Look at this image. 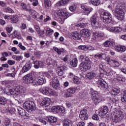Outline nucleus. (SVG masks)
Returning a JSON list of instances; mask_svg holds the SVG:
<instances>
[{
	"instance_id": "obj_1",
	"label": "nucleus",
	"mask_w": 126,
	"mask_h": 126,
	"mask_svg": "<svg viewBox=\"0 0 126 126\" xmlns=\"http://www.w3.org/2000/svg\"><path fill=\"white\" fill-rule=\"evenodd\" d=\"M126 11V2H122L117 5L115 8V13L119 20H123Z\"/></svg>"
},
{
	"instance_id": "obj_2",
	"label": "nucleus",
	"mask_w": 126,
	"mask_h": 126,
	"mask_svg": "<svg viewBox=\"0 0 126 126\" xmlns=\"http://www.w3.org/2000/svg\"><path fill=\"white\" fill-rule=\"evenodd\" d=\"M23 106L27 111H35L36 110V104L33 101H26L23 103Z\"/></svg>"
},
{
	"instance_id": "obj_3",
	"label": "nucleus",
	"mask_w": 126,
	"mask_h": 126,
	"mask_svg": "<svg viewBox=\"0 0 126 126\" xmlns=\"http://www.w3.org/2000/svg\"><path fill=\"white\" fill-rule=\"evenodd\" d=\"M124 118L125 113L120 110H115L114 111V118L112 119V121L114 123H118V122L122 121Z\"/></svg>"
},
{
	"instance_id": "obj_4",
	"label": "nucleus",
	"mask_w": 126,
	"mask_h": 126,
	"mask_svg": "<svg viewBox=\"0 0 126 126\" xmlns=\"http://www.w3.org/2000/svg\"><path fill=\"white\" fill-rule=\"evenodd\" d=\"M91 61L89 58H86V61H84V62L81 63L80 64V68L84 70V71H87L91 68Z\"/></svg>"
},
{
	"instance_id": "obj_5",
	"label": "nucleus",
	"mask_w": 126,
	"mask_h": 126,
	"mask_svg": "<svg viewBox=\"0 0 126 126\" xmlns=\"http://www.w3.org/2000/svg\"><path fill=\"white\" fill-rule=\"evenodd\" d=\"M110 17H111V14L107 11H105L102 13V16H101V19L104 23H107L110 26V23H111V19Z\"/></svg>"
},
{
	"instance_id": "obj_6",
	"label": "nucleus",
	"mask_w": 126,
	"mask_h": 126,
	"mask_svg": "<svg viewBox=\"0 0 126 126\" xmlns=\"http://www.w3.org/2000/svg\"><path fill=\"white\" fill-rule=\"evenodd\" d=\"M39 91L41 93H42V94L47 95L48 96H52V95L55 94L54 90L47 87H44L43 88H41L39 89Z\"/></svg>"
},
{
	"instance_id": "obj_7",
	"label": "nucleus",
	"mask_w": 126,
	"mask_h": 126,
	"mask_svg": "<svg viewBox=\"0 0 126 126\" xmlns=\"http://www.w3.org/2000/svg\"><path fill=\"white\" fill-rule=\"evenodd\" d=\"M111 46L112 49H115L117 52H119L121 53L122 52H126V47L122 46V45H116V43H115V41H111Z\"/></svg>"
},
{
	"instance_id": "obj_8",
	"label": "nucleus",
	"mask_w": 126,
	"mask_h": 126,
	"mask_svg": "<svg viewBox=\"0 0 126 126\" xmlns=\"http://www.w3.org/2000/svg\"><path fill=\"white\" fill-rule=\"evenodd\" d=\"M81 8L83 9L84 13L85 15H89L91 12L93 10V8L92 7H90L88 6L87 3L82 4L81 5Z\"/></svg>"
},
{
	"instance_id": "obj_9",
	"label": "nucleus",
	"mask_w": 126,
	"mask_h": 126,
	"mask_svg": "<svg viewBox=\"0 0 126 126\" xmlns=\"http://www.w3.org/2000/svg\"><path fill=\"white\" fill-rule=\"evenodd\" d=\"M79 117L82 121H87L88 120V114H87L86 108H84L80 111Z\"/></svg>"
},
{
	"instance_id": "obj_10",
	"label": "nucleus",
	"mask_w": 126,
	"mask_h": 126,
	"mask_svg": "<svg viewBox=\"0 0 126 126\" xmlns=\"http://www.w3.org/2000/svg\"><path fill=\"white\" fill-rule=\"evenodd\" d=\"M5 92L6 93V94H11V95H13L14 96H16V95H18V94H19L18 91H17V88L16 89H9L8 88H6L5 89Z\"/></svg>"
},
{
	"instance_id": "obj_11",
	"label": "nucleus",
	"mask_w": 126,
	"mask_h": 126,
	"mask_svg": "<svg viewBox=\"0 0 126 126\" xmlns=\"http://www.w3.org/2000/svg\"><path fill=\"white\" fill-rule=\"evenodd\" d=\"M50 104H51V99L48 97H45L43 99L40 104V105L41 107L46 108V107H49V106H50Z\"/></svg>"
},
{
	"instance_id": "obj_12",
	"label": "nucleus",
	"mask_w": 126,
	"mask_h": 126,
	"mask_svg": "<svg viewBox=\"0 0 126 126\" xmlns=\"http://www.w3.org/2000/svg\"><path fill=\"white\" fill-rule=\"evenodd\" d=\"M23 79L25 83H27L28 80H32V81L35 80V75L32 73L28 74L23 77Z\"/></svg>"
},
{
	"instance_id": "obj_13",
	"label": "nucleus",
	"mask_w": 126,
	"mask_h": 126,
	"mask_svg": "<svg viewBox=\"0 0 126 126\" xmlns=\"http://www.w3.org/2000/svg\"><path fill=\"white\" fill-rule=\"evenodd\" d=\"M98 84L100 86L103 90H106L107 91V89H108V84L105 81L104 79H99Z\"/></svg>"
},
{
	"instance_id": "obj_14",
	"label": "nucleus",
	"mask_w": 126,
	"mask_h": 126,
	"mask_svg": "<svg viewBox=\"0 0 126 126\" xmlns=\"http://www.w3.org/2000/svg\"><path fill=\"white\" fill-rule=\"evenodd\" d=\"M107 113H108V107L104 106L98 112V115L100 118H104L106 115H107Z\"/></svg>"
},
{
	"instance_id": "obj_15",
	"label": "nucleus",
	"mask_w": 126,
	"mask_h": 126,
	"mask_svg": "<svg viewBox=\"0 0 126 126\" xmlns=\"http://www.w3.org/2000/svg\"><path fill=\"white\" fill-rule=\"evenodd\" d=\"M77 90V88L76 87H72L69 88L67 90V93L65 94L66 97H70L72 94H74L75 92Z\"/></svg>"
},
{
	"instance_id": "obj_16",
	"label": "nucleus",
	"mask_w": 126,
	"mask_h": 126,
	"mask_svg": "<svg viewBox=\"0 0 126 126\" xmlns=\"http://www.w3.org/2000/svg\"><path fill=\"white\" fill-rule=\"evenodd\" d=\"M90 21L92 26H94V27H98L99 26V23L97 22L96 15H93V16L91 17Z\"/></svg>"
},
{
	"instance_id": "obj_17",
	"label": "nucleus",
	"mask_w": 126,
	"mask_h": 126,
	"mask_svg": "<svg viewBox=\"0 0 126 126\" xmlns=\"http://www.w3.org/2000/svg\"><path fill=\"white\" fill-rule=\"evenodd\" d=\"M17 89L19 94H20V95H24V96H25V95H26L27 94L26 88L24 87L18 86L17 87Z\"/></svg>"
},
{
	"instance_id": "obj_18",
	"label": "nucleus",
	"mask_w": 126,
	"mask_h": 126,
	"mask_svg": "<svg viewBox=\"0 0 126 126\" xmlns=\"http://www.w3.org/2000/svg\"><path fill=\"white\" fill-rule=\"evenodd\" d=\"M81 34L82 37H84L85 38H88L91 35V33L89 31L88 29H83L81 31Z\"/></svg>"
},
{
	"instance_id": "obj_19",
	"label": "nucleus",
	"mask_w": 126,
	"mask_h": 126,
	"mask_svg": "<svg viewBox=\"0 0 126 126\" xmlns=\"http://www.w3.org/2000/svg\"><path fill=\"white\" fill-rule=\"evenodd\" d=\"M58 12L59 13V15L64 17V19H66V18L69 17V16L71 15V14H70L68 12H66L63 10H60Z\"/></svg>"
},
{
	"instance_id": "obj_20",
	"label": "nucleus",
	"mask_w": 126,
	"mask_h": 126,
	"mask_svg": "<svg viewBox=\"0 0 126 126\" xmlns=\"http://www.w3.org/2000/svg\"><path fill=\"white\" fill-rule=\"evenodd\" d=\"M31 67H32V63H27L24 65V66L22 68V72H23V73L27 72V71L31 69Z\"/></svg>"
},
{
	"instance_id": "obj_21",
	"label": "nucleus",
	"mask_w": 126,
	"mask_h": 126,
	"mask_svg": "<svg viewBox=\"0 0 126 126\" xmlns=\"http://www.w3.org/2000/svg\"><path fill=\"white\" fill-rule=\"evenodd\" d=\"M71 35L74 40H80V39H81V34H79L78 32H72Z\"/></svg>"
},
{
	"instance_id": "obj_22",
	"label": "nucleus",
	"mask_w": 126,
	"mask_h": 126,
	"mask_svg": "<svg viewBox=\"0 0 126 126\" xmlns=\"http://www.w3.org/2000/svg\"><path fill=\"white\" fill-rule=\"evenodd\" d=\"M44 83H46V79L44 75H41L38 77L37 84L38 85H43Z\"/></svg>"
},
{
	"instance_id": "obj_23",
	"label": "nucleus",
	"mask_w": 126,
	"mask_h": 126,
	"mask_svg": "<svg viewBox=\"0 0 126 126\" xmlns=\"http://www.w3.org/2000/svg\"><path fill=\"white\" fill-rule=\"evenodd\" d=\"M95 76H96V74H95L94 72L91 71L87 73L86 77V79H89L90 80H91V79H93Z\"/></svg>"
},
{
	"instance_id": "obj_24",
	"label": "nucleus",
	"mask_w": 126,
	"mask_h": 126,
	"mask_svg": "<svg viewBox=\"0 0 126 126\" xmlns=\"http://www.w3.org/2000/svg\"><path fill=\"white\" fill-rule=\"evenodd\" d=\"M47 121H48L51 124H55L58 122V119L57 117L54 116H50L46 118Z\"/></svg>"
},
{
	"instance_id": "obj_25",
	"label": "nucleus",
	"mask_w": 126,
	"mask_h": 126,
	"mask_svg": "<svg viewBox=\"0 0 126 126\" xmlns=\"http://www.w3.org/2000/svg\"><path fill=\"white\" fill-rule=\"evenodd\" d=\"M121 92V90L120 89H117L114 87H112L111 90V97H113V95L114 96H116V95H118L119 93Z\"/></svg>"
},
{
	"instance_id": "obj_26",
	"label": "nucleus",
	"mask_w": 126,
	"mask_h": 126,
	"mask_svg": "<svg viewBox=\"0 0 126 126\" xmlns=\"http://www.w3.org/2000/svg\"><path fill=\"white\" fill-rule=\"evenodd\" d=\"M18 114L20 115V116H22V117H25V116H27V113H26L25 110L19 107L18 108Z\"/></svg>"
},
{
	"instance_id": "obj_27",
	"label": "nucleus",
	"mask_w": 126,
	"mask_h": 126,
	"mask_svg": "<svg viewBox=\"0 0 126 126\" xmlns=\"http://www.w3.org/2000/svg\"><path fill=\"white\" fill-rule=\"evenodd\" d=\"M122 31H123V30L120 27H112L111 28V32H114V33H119V32H122Z\"/></svg>"
},
{
	"instance_id": "obj_28",
	"label": "nucleus",
	"mask_w": 126,
	"mask_h": 126,
	"mask_svg": "<svg viewBox=\"0 0 126 126\" xmlns=\"http://www.w3.org/2000/svg\"><path fill=\"white\" fill-rule=\"evenodd\" d=\"M78 63V61H77V58H74L70 62V64L71 66H73V67H76V66H77Z\"/></svg>"
},
{
	"instance_id": "obj_29",
	"label": "nucleus",
	"mask_w": 126,
	"mask_h": 126,
	"mask_svg": "<svg viewBox=\"0 0 126 126\" xmlns=\"http://www.w3.org/2000/svg\"><path fill=\"white\" fill-rule=\"evenodd\" d=\"M72 121L68 119H65L63 121V126H72Z\"/></svg>"
},
{
	"instance_id": "obj_30",
	"label": "nucleus",
	"mask_w": 126,
	"mask_h": 126,
	"mask_svg": "<svg viewBox=\"0 0 126 126\" xmlns=\"http://www.w3.org/2000/svg\"><path fill=\"white\" fill-rule=\"evenodd\" d=\"M116 78L119 81H122L123 82H125L126 81V78L122 74H117Z\"/></svg>"
},
{
	"instance_id": "obj_31",
	"label": "nucleus",
	"mask_w": 126,
	"mask_h": 126,
	"mask_svg": "<svg viewBox=\"0 0 126 126\" xmlns=\"http://www.w3.org/2000/svg\"><path fill=\"white\" fill-rule=\"evenodd\" d=\"M7 103V100L5 97L0 96V106H3Z\"/></svg>"
},
{
	"instance_id": "obj_32",
	"label": "nucleus",
	"mask_w": 126,
	"mask_h": 126,
	"mask_svg": "<svg viewBox=\"0 0 126 126\" xmlns=\"http://www.w3.org/2000/svg\"><path fill=\"white\" fill-rule=\"evenodd\" d=\"M111 66H114V67L120 66V63H119V62H118L117 60L111 59Z\"/></svg>"
},
{
	"instance_id": "obj_33",
	"label": "nucleus",
	"mask_w": 126,
	"mask_h": 126,
	"mask_svg": "<svg viewBox=\"0 0 126 126\" xmlns=\"http://www.w3.org/2000/svg\"><path fill=\"white\" fill-rule=\"evenodd\" d=\"M45 75L48 78H51V77H52H52L55 76L56 74H55V73H54V72L53 71H48V72H45Z\"/></svg>"
},
{
	"instance_id": "obj_34",
	"label": "nucleus",
	"mask_w": 126,
	"mask_h": 126,
	"mask_svg": "<svg viewBox=\"0 0 126 126\" xmlns=\"http://www.w3.org/2000/svg\"><path fill=\"white\" fill-rule=\"evenodd\" d=\"M69 0H61L59 1V2L57 3V4L60 6L62 5H65L66 3H68Z\"/></svg>"
},
{
	"instance_id": "obj_35",
	"label": "nucleus",
	"mask_w": 126,
	"mask_h": 126,
	"mask_svg": "<svg viewBox=\"0 0 126 126\" xmlns=\"http://www.w3.org/2000/svg\"><path fill=\"white\" fill-rule=\"evenodd\" d=\"M12 23H16L18 22V17L16 15L12 16L10 18Z\"/></svg>"
},
{
	"instance_id": "obj_36",
	"label": "nucleus",
	"mask_w": 126,
	"mask_h": 126,
	"mask_svg": "<svg viewBox=\"0 0 126 126\" xmlns=\"http://www.w3.org/2000/svg\"><path fill=\"white\" fill-rule=\"evenodd\" d=\"M94 37H95V38H98V37H103L104 36V33L102 32H98V33L95 32L94 34Z\"/></svg>"
},
{
	"instance_id": "obj_37",
	"label": "nucleus",
	"mask_w": 126,
	"mask_h": 126,
	"mask_svg": "<svg viewBox=\"0 0 126 126\" xmlns=\"http://www.w3.org/2000/svg\"><path fill=\"white\" fill-rule=\"evenodd\" d=\"M50 85L53 87L54 89L56 90L60 88V83L59 82L57 83H50Z\"/></svg>"
},
{
	"instance_id": "obj_38",
	"label": "nucleus",
	"mask_w": 126,
	"mask_h": 126,
	"mask_svg": "<svg viewBox=\"0 0 126 126\" xmlns=\"http://www.w3.org/2000/svg\"><path fill=\"white\" fill-rule=\"evenodd\" d=\"M32 12L33 18H34V19H39V18L40 17V15L33 10H32Z\"/></svg>"
},
{
	"instance_id": "obj_39",
	"label": "nucleus",
	"mask_w": 126,
	"mask_h": 126,
	"mask_svg": "<svg viewBox=\"0 0 126 126\" xmlns=\"http://www.w3.org/2000/svg\"><path fill=\"white\" fill-rule=\"evenodd\" d=\"M53 49L55 51V52H57V53L59 55H62V53H63V49H59L58 47H54Z\"/></svg>"
},
{
	"instance_id": "obj_40",
	"label": "nucleus",
	"mask_w": 126,
	"mask_h": 126,
	"mask_svg": "<svg viewBox=\"0 0 126 126\" xmlns=\"http://www.w3.org/2000/svg\"><path fill=\"white\" fill-rule=\"evenodd\" d=\"M12 58L13 60H15L16 61H18V62H20V60H22L23 59V57L22 56H16L13 55Z\"/></svg>"
},
{
	"instance_id": "obj_41",
	"label": "nucleus",
	"mask_w": 126,
	"mask_h": 126,
	"mask_svg": "<svg viewBox=\"0 0 126 126\" xmlns=\"http://www.w3.org/2000/svg\"><path fill=\"white\" fill-rule=\"evenodd\" d=\"M93 98H99L100 97V93L97 91H94L92 93Z\"/></svg>"
},
{
	"instance_id": "obj_42",
	"label": "nucleus",
	"mask_w": 126,
	"mask_h": 126,
	"mask_svg": "<svg viewBox=\"0 0 126 126\" xmlns=\"http://www.w3.org/2000/svg\"><path fill=\"white\" fill-rule=\"evenodd\" d=\"M44 5L46 8L51 6V0H44Z\"/></svg>"
},
{
	"instance_id": "obj_43",
	"label": "nucleus",
	"mask_w": 126,
	"mask_h": 126,
	"mask_svg": "<svg viewBox=\"0 0 126 126\" xmlns=\"http://www.w3.org/2000/svg\"><path fill=\"white\" fill-rule=\"evenodd\" d=\"M61 106H53L51 109L53 112H56V113H60V110H61Z\"/></svg>"
},
{
	"instance_id": "obj_44",
	"label": "nucleus",
	"mask_w": 126,
	"mask_h": 126,
	"mask_svg": "<svg viewBox=\"0 0 126 126\" xmlns=\"http://www.w3.org/2000/svg\"><path fill=\"white\" fill-rule=\"evenodd\" d=\"M46 34L48 35V36H51V35H53L54 34V30H52V29L48 28L46 30Z\"/></svg>"
},
{
	"instance_id": "obj_45",
	"label": "nucleus",
	"mask_w": 126,
	"mask_h": 126,
	"mask_svg": "<svg viewBox=\"0 0 126 126\" xmlns=\"http://www.w3.org/2000/svg\"><path fill=\"white\" fill-rule=\"evenodd\" d=\"M93 100L94 101V103L95 104V105H96V104H99L100 102L102 101L100 97H94L93 98Z\"/></svg>"
},
{
	"instance_id": "obj_46",
	"label": "nucleus",
	"mask_w": 126,
	"mask_h": 126,
	"mask_svg": "<svg viewBox=\"0 0 126 126\" xmlns=\"http://www.w3.org/2000/svg\"><path fill=\"white\" fill-rule=\"evenodd\" d=\"M27 82V84H30V83H32V85H33L34 86H35V85H38L37 81H36L35 80H33V81L28 80Z\"/></svg>"
},
{
	"instance_id": "obj_47",
	"label": "nucleus",
	"mask_w": 126,
	"mask_h": 126,
	"mask_svg": "<svg viewBox=\"0 0 126 126\" xmlns=\"http://www.w3.org/2000/svg\"><path fill=\"white\" fill-rule=\"evenodd\" d=\"M86 25H87V24L81 23L80 24L76 25L75 27H78V28H85V27H86Z\"/></svg>"
},
{
	"instance_id": "obj_48",
	"label": "nucleus",
	"mask_w": 126,
	"mask_h": 126,
	"mask_svg": "<svg viewBox=\"0 0 126 126\" xmlns=\"http://www.w3.org/2000/svg\"><path fill=\"white\" fill-rule=\"evenodd\" d=\"M44 63H43V62H39V63H38V65H34V67L38 69L39 68V67H43V66H44Z\"/></svg>"
},
{
	"instance_id": "obj_49",
	"label": "nucleus",
	"mask_w": 126,
	"mask_h": 126,
	"mask_svg": "<svg viewBox=\"0 0 126 126\" xmlns=\"http://www.w3.org/2000/svg\"><path fill=\"white\" fill-rule=\"evenodd\" d=\"M91 1L94 5H99L100 4V0H91Z\"/></svg>"
},
{
	"instance_id": "obj_50",
	"label": "nucleus",
	"mask_w": 126,
	"mask_h": 126,
	"mask_svg": "<svg viewBox=\"0 0 126 126\" xmlns=\"http://www.w3.org/2000/svg\"><path fill=\"white\" fill-rule=\"evenodd\" d=\"M4 125L5 126H10V120L8 118H5Z\"/></svg>"
},
{
	"instance_id": "obj_51",
	"label": "nucleus",
	"mask_w": 126,
	"mask_h": 126,
	"mask_svg": "<svg viewBox=\"0 0 126 126\" xmlns=\"http://www.w3.org/2000/svg\"><path fill=\"white\" fill-rule=\"evenodd\" d=\"M58 73L59 76H62L63 78L65 77V74H64V71H63L59 70Z\"/></svg>"
},
{
	"instance_id": "obj_52",
	"label": "nucleus",
	"mask_w": 126,
	"mask_h": 126,
	"mask_svg": "<svg viewBox=\"0 0 126 126\" xmlns=\"http://www.w3.org/2000/svg\"><path fill=\"white\" fill-rule=\"evenodd\" d=\"M73 82L75 84H79L80 83V79L77 77H75L73 79Z\"/></svg>"
},
{
	"instance_id": "obj_53",
	"label": "nucleus",
	"mask_w": 126,
	"mask_h": 126,
	"mask_svg": "<svg viewBox=\"0 0 126 126\" xmlns=\"http://www.w3.org/2000/svg\"><path fill=\"white\" fill-rule=\"evenodd\" d=\"M42 52L40 51H36L35 52H34V55L37 58H40V57L42 56Z\"/></svg>"
},
{
	"instance_id": "obj_54",
	"label": "nucleus",
	"mask_w": 126,
	"mask_h": 126,
	"mask_svg": "<svg viewBox=\"0 0 126 126\" xmlns=\"http://www.w3.org/2000/svg\"><path fill=\"white\" fill-rule=\"evenodd\" d=\"M103 45L104 47H110L111 46V41L109 40H106L105 42L103 43Z\"/></svg>"
},
{
	"instance_id": "obj_55",
	"label": "nucleus",
	"mask_w": 126,
	"mask_h": 126,
	"mask_svg": "<svg viewBox=\"0 0 126 126\" xmlns=\"http://www.w3.org/2000/svg\"><path fill=\"white\" fill-rule=\"evenodd\" d=\"M87 46L86 45H80L78 47V50H82L84 51V50H87Z\"/></svg>"
},
{
	"instance_id": "obj_56",
	"label": "nucleus",
	"mask_w": 126,
	"mask_h": 126,
	"mask_svg": "<svg viewBox=\"0 0 126 126\" xmlns=\"http://www.w3.org/2000/svg\"><path fill=\"white\" fill-rule=\"evenodd\" d=\"M52 82H50V83H58L59 82V79H58V77H55L54 76H52Z\"/></svg>"
},
{
	"instance_id": "obj_57",
	"label": "nucleus",
	"mask_w": 126,
	"mask_h": 126,
	"mask_svg": "<svg viewBox=\"0 0 126 126\" xmlns=\"http://www.w3.org/2000/svg\"><path fill=\"white\" fill-rule=\"evenodd\" d=\"M18 47H19L21 50H22V51H25V50H26V47L22 45V43L21 42H19V44L18 45Z\"/></svg>"
},
{
	"instance_id": "obj_58",
	"label": "nucleus",
	"mask_w": 126,
	"mask_h": 126,
	"mask_svg": "<svg viewBox=\"0 0 126 126\" xmlns=\"http://www.w3.org/2000/svg\"><path fill=\"white\" fill-rule=\"evenodd\" d=\"M37 33L41 37H44V36H45V31H44V30H43V31L40 30V31H39V32H37Z\"/></svg>"
},
{
	"instance_id": "obj_59",
	"label": "nucleus",
	"mask_w": 126,
	"mask_h": 126,
	"mask_svg": "<svg viewBox=\"0 0 126 126\" xmlns=\"http://www.w3.org/2000/svg\"><path fill=\"white\" fill-rule=\"evenodd\" d=\"M99 67L100 72H105V68H104L103 64H100L99 65Z\"/></svg>"
},
{
	"instance_id": "obj_60",
	"label": "nucleus",
	"mask_w": 126,
	"mask_h": 126,
	"mask_svg": "<svg viewBox=\"0 0 126 126\" xmlns=\"http://www.w3.org/2000/svg\"><path fill=\"white\" fill-rule=\"evenodd\" d=\"M7 63L9 64V65H13V64H15V62L14 60H8L7 61Z\"/></svg>"
},
{
	"instance_id": "obj_61",
	"label": "nucleus",
	"mask_w": 126,
	"mask_h": 126,
	"mask_svg": "<svg viewBox=\"0 0 126 126\" xmlns=\"http://www.w3.org/2000/svg\"><path fill=\"white\" fill-rule=\"evenodd\" d=\"M30 1L32 2V5L34 6H37L38 5V0H29Z\"/></svg>"
},
{
	"instance_id": "obj_62",
	"label": "nucleus",
	"mask_w": 126,
	"mask_h": 126,
	"mask_svg": "<svg viewBox=\"0 0 126 126\" xmlns=\"http://www.w3.org/2000/svg\"><path fill=\"white\" fill-rule=\"evenodd\" d=\"M80 59L82 61H83V63H84V61H86V59H89V58L84 55H80Z\"/></svg>"
},
{
	"instance_id": "obj_63",
	"label": "nucleus",
	"mask_w": 126,
	"mask_h": 126,
	"mask_svg": "<svg viewBox=\"0 0 126 126\" xmlns=\"http://www.w3.org/2000/svg\"><path fill=\"white\" fill-rule=\"evenodd\" d=\"M69 9L70 11H72V12H73L75 11V10H76V6H75V5L73 6H70L69 7Z\"/></svg>"
},
{
	"instance_id": "obj_64",
	"label": "nucleus",
	"mask_w": 126,
	"mask_h": 126,
	"mask_svg": "<svg viewBox=\"0 0 126 126\" xmlns=\"http://www.w3.org/2000/svg\"><path fill=\"white\" fill-rule=\"evenodd\" d=\"M5 10L6 12H8L9 13H13V12H14V11H13V10L10 7H7L6 8Z\"/></svg>"
}]
</instances>
